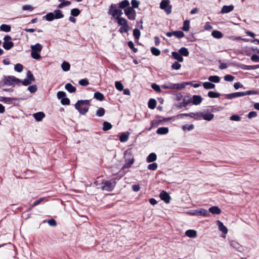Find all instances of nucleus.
Returning <instances> with one entry per match:
<instances>
[{
	"mask_svg": "<svg viewBox=\"0 0 259 259\" xmlns=\"http://www.w3.org/2000/svg\"><path fill=\"white\" fill-rule=\"evenodd\" d=\"M208 96L210 98H218L220 96V94L213 91H210L208 93Z\"/></svg>",
	"mask_w": 259,
	"mask_h": 259,
	"instance_id": "obj_44",
	"label": "nucleus"
},
{
	"mask_svg": "<svg viewBox=\"0 0 259 259\" xmlns=\"http://www.w3.org/2000/svg\"><path fill=\"white\" fill-rule=\"evenodd\" d=\"M179 53L181 55H183L184 56H188L189 55V51L188 50V49L186 48H181L179 51Z\"/></svg>",
	"mask_w": 259,
	"mask_h": 259,
	"instance_id": "obj_34",
	"label": "nucleus"
},
{
	"mask_svg": "<svg viewBox=\"0 0 259 259\" xmlns=\"http://www.w3.org/2000/svg\"><path fill=\"white\" fill-rule=\"evenodd\" d=\"M37 86L35 84L30 85L28 88V91L31 93H35L37 91Z\"/></svg>",
	"mask_w": 259,
	"mask_h": 259,
	"instance_id": "obj_55",
	"label": "nucleus"
},
{
	"mask_svg": "<svg viewBox=\"0 0 259 259\" xmlns=\"http://www.w3.org/2000/svg\"><path fill=\"white\" fill-rule=\"evenodd\" d=\"M21 80L15 77L14 76H4V82L5 84L7 85H13L15 83L19 85L21 83Z\"/></svg>",
	"mask_w": 259,
	"mask_h": 259,
	"instance_id": "obj_7",
	"label": "nucleus"
},
{
	"mask_svg": "<svg viewBox=\"0 0 259 259\" xmlns=\"http://www.w3.org/2000/svg\"><path fill=\"white\" fill-rule=\"evenodd\" d=\"M14 69L18 72H21L23 70V66L22 64L18 63L15 65Z\"/></svg>",
	"mask_w": 259,
	"mask_h": 259,
	"instance_id": "obj_43",
	"label": "nucleus"
},
{
	"mask_svg": "<svg viewBox=\"0 0 259 259\" xmlns=\"http://www.w3.org/2000/svg\"><path fill=\"white\" fill-rule=\"evenodd\" d=\"M171 54L172 57L178 61L180 62L183 61V58L179 53L177 52H172Z\"/></svg>",
	"mask_w": 259,
	"mask_h": 259,
	"instance_id": "obj_21",
	"label": "nucleus"
},
{
	"mask_svg": "<svg viewBox=\"0 0 259 259\" xmlns=\"http://www.w3.org/2000/svg\"><path fill=\"white\" fill-rule=\"evenodd\" d=\"M121 26V27L120 28L119 30V31L121 33L127 32L130 29V27L128 25Z\"/></svg>",
	"mask_w": 259,
	"mask_h": 259,
	"instance_id": "obj_47",
	"label": "nucleus"
},
{
	"mask_svg": "<svg viewBox=\"0 0 259 259\" xmlns=\"http://www.w3.org/2000/svg\"><path fill=\"white\" fill-rule=\"evenodd\" d=\"M190 103H192V100L191 98L188 100L184 99L183 102L181 104L180 106L185 107Z\"/></svg>",
	"mask_w": 259,
	"mask_h": 259,
	"instance_id": "obj_52",
	"label": "nucleus"
},
{
	"mask_svg": "<svg viewBox=\"0 0 259 259\" xmlns=\"http://www.w3.org/2000/svg\"><path fill=\"white\" fill-rule=\"evenodd\" d=\"M212 36L215 38H221L223 37V34L221 32L218 30H214L211 33Z\"/></svg>",
	"mask_w": 259,
	"mask_h": 259,
	"instance_id": "obj_29",
	"label": "nucleus"
},
{
	"mask_svg": "<svg viewBox=\"0 0 259 259\" xmlns=\"http://www.w3.org/2000/svg\"><path fill=\"white\" fill-rule=\"evenodd\" d=\"M157 156L155 153H151L147 157L146 160L147 162H152L156 160Z\"/></svg>",
	"mask_w": 259,
	"mask_h": 259,
	"instance_id": "obj_25",
	"label": "nucleus"
},
{
	"mask_svg": "<svg viewBox=\"0 0 259 259\" xmlns=\"http://www.w3.org/2000/svg\"><path fill=\"white\" fill-rule=\"evenodd\" d=\"M191 99L193 104L195 105L200 104L202 101V98L199 95H193Z\"/></svg>",
	"mask_w": 259,
	"mask_h": 259,
	"instance_id": "obj_14",
	"label": "nucleus"
},
{
	"mask_svg": "<svg viewBox=\"0 0 259 259\" xmlns=\"http://www.w3.org/2000/svg\"><path fill=\"white\" fill-rule=\"evenodd\" d=\"M80 13L79 10L77 8H74L71 10V15L74 17L78 16Z\"/></svg>",
	"mask_w": 259,
	"mask_h": 259,
	"instance_id": "obj_46",
	"label": "nucleus"
},
{
	"mask_svg": "<svg viewBox=\"0 0 259 259\" xmlns=\"http://www.w3.org/2000/svg\"><path fill=\"white\" fill-rule=\"evenodd\" d=\"M190 28V21L189 20H186L184 22L183 26L182 27L183 30L185 31H188Z\"/></svg>",
	"mask_w": 259,
	"mask_h": 259,
	"instance_id": "obj_36",
	"label": "nucleus"
},
{
	"mask_svg": "<svg viewBox=\"0 0 259 259\" xmlns=\"http://www.w3.org/2000/svg\"><path fill=\"white\" fill-rule=\"evenodd\" d=\"M186 236L191 238H194L197 236V232L194 230H188L185 233Z\"/></svg>",
	"mask_w": 259,
	"mask_h": 259,
	"instance_id": "obj_27",
	"label": "nucleus"
},
{
	"mask_svg": "<svg viewBox=\"0 0 259 259\" xmlns=\"http://www.w3.org/2000/svg\"><path fill=\"white\" fill-rule=\"evenodd\" d=\"M14 46V43L12 41H5L3 43V47L5 49L9 50Z\"/></svg>",
	"mask_w": 259,
	"mask_h": 259,
	"instance_id": "obj_28",
	"label": "nucleus"
},
{
	"mask_svg": "<svg viewBox=\"0 0 259 259\" xmlns=\"http://www.w3.org/2000/svg\"><path fill=\"white\" fill-rule=\"evenodd\" d=\"M33 117L36 121H41L45 116V114L42 112H38L33 114Z\"/></svg>",
	"mask_w": 259,
	"mask_h": 259,
	"instance_id": "obj_18",
	"label": "nucleus"
},
{
	"mask_svg": "<svg viewBox=\"0 0 259 259\" xmlns=\"http://www.w3.org/2000/svg\"><path fill=\"white\" fill-rule=\"evenodd\" d=\"M70 5H71V2H70V1H64V2H63L61 3L60 4H59L58 5V8H59V9H61V8H63L64 7L69 6Z\"/></svg>",
	"mask_w": 259,
	"mask_h": 259,
	"instance_id": "obj_42",
	"label": "nucleus"
},
{
	"mask_svg": "<svg viewBox=\"0 0 259 259\" xmlns=\"http://www.w3.org/2000/svg\"><path fill=\"white\" fill-rule=\"evenodd\" d=\"M156 105V101L154 99H151L148 102V107L151 109L155 108Z\"/></svg>",
	"mask_w": 259,
	"mask_h": 259,
	"instance_id": "obj_32",
	"label": "nucleus"
},
{
	"mask_svg": "<svg viewBox=\"0 0 259 259\" xmlns=\"http://www.w3.org/2000/svg\"><path fill=\"white\" fill-rule=\"evenodd\" d=\"M46 19L49 21H51L55 19H61L64 17V15L62 14L60 10H55L53 12L48 13L45 16Z\"/></svg>",
	"mask_w": 259,
	"mask_h": 259,
	"instance_id": "obj_5",
	"label": "nucleus"
},
{
	"mask_svg": "<svg viewBox=\"0 0 259 259\" xmlns=\"http://www.w3.org/2000/svg\"><path fill=\"white\" fill-rule=\"evenodd\" d=\"M45 200V198H44V197L40 198L39 199L35 201V202H34L33 203V204L31 205V206L34 207L35 206H36V205L39 204L42 202H43Z\"/></svg>",
	"mask_w": 259,
	"mask_h": 259,
	"instance_id": "obj_53",
	"label": "nucleus"
},
{
	"mask_svg": "<svg viewBox=\"0 0 259 259\" xmlns=\"http://www.w3.org/2000/svg\"><path fill=\"white\" fill-rule=\"evenodd\" d=\"M140 31L138 29H135L133 31V35L135 39H138L140 36Z\"/></svg>",
	"mask_w": 259,
	"mask_h": 259,
	"instance_id": "obj_49",
	"label": "nucleus"
},
{
	"mask_svg": "<svg viewBox=\"0 0 259 259\" xmlns=\"http://www.w3.org/2000/svg\"><path fill=\"white\" fill-rule=\"evenodd\" d=\"M157 168V164L156 163H153L152 164H150L148 166V168L150 170H155Z\"/></svg>",
	"mask_w": 259,
	"mask_h": 259,
	"instance_id": "obj_57",
	"label": "nucleus"
},
{
	"mask_svg": "<svg viewBox=\"0 0 259 259\" xmlns=\"http://www.w3.org/2000/svg\"><path fill=\"white\" fill-rule=\"evenodd\" d=\"M117 20V23L119 25L124 26L128 25L127 21L124 18H119Z\"/></svg>",
	"mask_w": 259,
	"mask_h": 259,
	"instance_id": "obj_37",
	"label": "nucleus"
},
{
	"mask_svg": "<svg viewBox=\"0 0 259 259\" xmlns=\"http://www.w3.org/2000/svg\"><path fill=\"white\" fill-rule=\"evenodd\" d=\"M2 99L1 100V101L5 102V103H10L12 102V101L14 100V99L11 98H8V97H2Z\"/></svg>",
	"mask_w": 259,
	"mask_h": 259,
	"instance_id": "obj_62",
	"label": "nucleus"
},
{
	"mask_svg": "<svg viewBox=\"0 0 259 259\" xmlns=\"http://www.w3.org/2000/svg\"><path fill=\"white\" fill-rule=\"evenodd\" d=\"M252 94H255V92L254 91H248L244 92H236L227 95L226 97L228 99H231L233 98L244 96L246 95H251Z\"/></svg>",
	"mask_w": 259,
	"mask_h": 259,
	"instance_id": "obj_8",
	"label": "nucleus"
},
{
	"mask_svg": "<svg viewBox=\"0 0 259 259\" xmlns=\"http://www.w3.org/2000/svg\"><path fill=\"white\" fill-rule=\"evenodd\" d=\"M209 212H211L212 214H219L221 213V210L218 206H212L209 208Z\"/></svg>",
	"mask_w": 259,
	"mask_h": 259,
	"instance_id": "obj_22",
	"label": "nucleus"
},
{
	"mask_svg": "<svg viewBox=\"0 0 259 259\" xmlns=\"http://www.w3.org/2000/svg\"><path fill=\"white\" fill-rule=\"evenodd\" d=\"M115 86L117 90L121 91L123 90V87L122 84L119 81H116L115 82Z\"/></svg>",
	"mask_w": 259,
	"mask_h": 259,
	"instance_id": "obj_50",
	"label": "nucleus"
},
{
	"mask_svg": "<svg viewBox=\"0 0 259 259\" xmlns=\"http://www.w3.org/2000/svg\"><path fill=\"white\" fill-rule=\"evenodd\" d=\"M62 104L64 105H68L70 104V100L67 98H63L61 101Z\"/></svg>",
	"mask_w": 259,
	"mask_h": 259,
	"instance_id": "obj_54",
	"label": "nucleus"
},
{
	"mask_svg": "<svg viewBox=\"0 0 259 259\" xmlns=\"http://www.w3.org/2000/svg\"><path fill=\"white\" fill-rule=\"evenodd\" d=\"M194 126L192 124H189V125L185 124V125H183L182 127V130L184 131H186V130L190 131H191L193 129H194Z\"/></svg>",
	"mask_w": 259,
	"mask_h": 259,
	"instance_id": "obj_39",
	"label": "nucleus"
},
{
	"mask_svg": "<svg viewBox=\"0 0 259 259\" xmlns=\"http://www.w3.org/2000/svg\"><path fill=\"white\" fill-rule=\"evenodd\" d=\"M191 84L190 82H183L182 83H172L171 82H168L164 84L161 85V87L164 89H181L184 88L186 85Z\"/></svg>",
	"mask_w": 259,
	"mask_h": 259,
	"instance_id": "obj_4",
	"label": "nucleus"
},
{
	"mask_svg": "<svg viewBox=\"0 0 259 259\" xmlns=\"http://www.w3.org/2000/svg\"><path fill=\"white\" fill-rule=\"evenodd\" d=\"M197 213L198 215H202L204 217H207L209 215V212L207 210L202 208L197 209Z\"/></svg>",
	"mask_w": 259,
	"mask_h": 259,
	"instance_id": "obj_26",
	"label": "nucleus"
},
{
	"mask_svg": "<svg viewBox=\"0 0 259 259\" xmlns=\"http://www.w3.org/2000/svg\"><path fill=\"white\" fill-rule=\"evenodd\" d=\"M201 117L204 120L210 121L214 116V115L211 113H200Z\"/></svg>",
	"mask_w": 259,
	"mask_h": 259,
	"instance_id": "obj_19",
	"label": "nucleus"
},
{
	"mask_svg": "<svg viewBox=\"0 0 259 259\" xmlns=\"http://www.w3.org/2000/svg\"><path fill=\"white\" fill-rule=\"evenodd\" d=\"M57 96L58 99L62 100L63 98L66 97V93L63 91H59L57 93Z\"/></svg>",
	"mask_w": 259,
	"mask_h": 259,
	"instance_id": "obj_60",
	"label": "nucleus"
},
{
	"mask_svg": "<svg viewBox=\"0 0 259 259\" xmlns=\"http://www.w3.org/2000/svg\"><path fill=\"white\" fill-rule=\"evenodd\" d=\"M62 69L64 71H68L70 70V65L68 62H63L61 65Z\"/></svg>",
	"mask_w": 259,
	"mask_h": 259,
	"instance_id": "obj_31",
	"label": "nucleus"
},
{
	"mask_svg": "<svg viewBox=\"0 0 259 259\" xmlns=\"http://www.w3.org/2000/svg\"><path fill=\"white\" fill-rule=\"evenodd\" d=\"M124 157L125 162L123 166V169L130 168L135 161V159L133 156L132 151L130 149L127 150L124 152Z\"/></svg>",
	"mask_w": 259,
	"mask_h": 259,
	"instance_id": "obj_2",
	"label": "nucleus"
},
{
	"mask_svg": "<svg viewBox=\"0 0 259 259\" xmlns=\"http://www.w3.org/2000/svg\"><path fill=\"white\" fill-rule=\"evenodd\" d=\"M94 98L100 101H102L104 99V96L103 94L100 92H96L94 94Z\"/></svg>",
	"mask_w": 259,
	"mask_h": 259,
	"instance_id": "obj_33",
	"label": "nucleus"
},
{
	"mask_svg": "<svg viewBox=\"0 0 259 259\" xmlns=\"http://www.w3.org/2000/svg\"><path fill=\"white\" fill-rule=\"evenodd\" d=\"M125 15L128 19L131 20H134L136 19V13L133 7H127L124 10Z\"/></svg>",
	"mask_w": 259,
	"mask_h": 259,
	"instance_id": "obj_10",
	"label": "nucleus"
},
{
	"mask_svg": "<svg viewBox=\"0 0 259 259\" xmlns=\"http://www.w3.org/2000/svg\"><path fill=\"white\" fill-rule=\"evenodd\" d=\"M65 88L69 92L72 93L76 91V88L73 86L71 83H67L65 84Z\"/></svg>",
	"mask_w": 259,
	"mask_h": 259,
	"instance_id": "obj_24",
	"label": "nucleus"
},
{
	"mask_svg": "<svg viewBox=\"0 0 259 259\" xmlns=\"http://www.w3.org/2000/svg\"><path fill=\"white\" fill-rule=\"evenodd\" d=\"M31 57L36 60H39L41 59L40 55L38 53L40 52L42 49V46L39 43L35 44V45H31Z\"/></svg>",
	"mask_w": 259,
	"mask_h": 259,
	"instance_id": "obj_3",
	"label": "nucleus"
},
{
	"mask_svg": "<svg viewBox=\"0 0 259 259\" xmlns=\"http://www.w3.org/2000/svg\"><path fill=\"white\" fill-rule=\"evenodd\" d=\"M27 78L32 82V81L35 80V78L30 71H28L27 72Z\"/></svg>",
	"mask_w": 259,
	"mask_h": 259,
	"instance_id": "obj_51",
	"label": "nucleus"
},
{
	"mask_svg": "<svg viewBox=\"0 0 259 259\" xmlns=\"http://www.w3.org/2000/svg\"><path fill=\"white\" fill-rule=\"evenodd\" d=\"M116 179H113L109 181H106L102 183L101 189L107 191H111L116 185Z\"/></svg>",
	"mask_w": 259,
	"mask_h": 259,
	"instance_id": "obj_6",
	"label": "nucleus"
},
{
	"mask_svg": "<svg viewBox=\"0 0 259 259\" xmlns=\"http://www.w3.org/2000/svg\"><path fill=\"white\" fill-rule=\"evenodd\" d=\"M122 14V11L119 9H114L112 11V13H111L112 16L116 20L121 18V17L120 16Z\"/></svg>",
	"mask_w": 259,
	"mask_h": 259,
	"instance_id": "obj_15",
	"label": "nucleus"
},
{
	"mask_svg": "<svg viewBox=\"0 0 259 259\" xmlns=\"http://www.w3.org/2000/svg\"><path fill=\"white\" fill-rule=\"evenodd\" d=\"M130 6V3L127 0H124L118 4V7L121 9H125Z\"/></svg>",
	"mask_w": 259,
	"mask_h": 259,
	"instance_id": "obj_20",
	"label": "nucleus"
},
{
	"mask_svg": "<svg viewBox=\"0 0 259 259\" xmlns=\"http://www.w3.org/2000/svg\"><path fill=\"white\" fill-rule=\"evenodd\" d=\"M128 44V46L132 49L133 50V51L136 53L138 51V49L135 48L134 47V43L132 41H130L128 42L127 43Z\"/></svg>",
	"mask_w": 259,
	"mask_h": 259,
	"instance_id": "obj_64",
	"label": "nucleus"
},
{
	"mask_svg": "<svg viewBox=\"0 0 259 259\" xmlns=\"http://www.w3.org/2000/svg\"><path fill=\"white\" fill-rule=\"evenodd\" d=\"M0 29L2 31L7 32L10 31L11 26L7 24H2L0 27Z\"/></svg>",
	"mask_w": 259,
	"mask_h": 259,
	"instance_id": "obj_41",
	"label": "nucleus"
},
{
	"mask_svg": "<svg viewBox=\"0 0 259 259\" xmlns=\"http://www.w3.org/2000/svg\"><path fill=\"white\" fill-rule=\"evenodd\" d=\"M168 132V128L166 127H161L157 129L156 133L158 135H165Z\"/></svg>",
	"mask_w": 259,
	"mask_h": 259,
	"instance_id": "obj_23",
	"label": "nucleus"
},
{
	"mask_svg": "<svg viewBox=\"0 0 259 259\" xmlns=\"http://www.w3.org/2000/svg\"><path fill=\"white\" fill-rule=\"evenodd\" d=\"M230 245L236 250L239 252H242L244 251L243 247L240 245L239 243L235 241L230 242Z\"/></svg>",
	"mask_w": 259,
	"mask_h": 259,
	"instance_id": "obj_13",
	"label": "nucleus"
},
{
	"mask_svg": "<svg viewBox=\"0 0 259 259\" xmlns=\"http://www.w3.org/2000/svg\"><path fill=\"white\" fill-rule=\"evenodd\" d=\"M166 35L168 37H171L174 35L177 38H181L184 36L185 34L182 31H175L172 32H168L166 33Z\"/></svg>",
	"mask_w": 259,
	"mask_h": 259,
	"instance_id": "obj_12",
	"label": "nucleus"
},
{
	"mask_svg": "<svg viewBox=\"0 0 259 259\" xmlns=\"http://www.w3.org/2000/svg\"><path fill=\"white\" fill-rule=\"evenodd\" d=\"M159 197L165 203H169L170 202V196L166 191L162 190L159 194Z\"/></svg>",
	"mask_w": 259,
	"mask_h": 259,
	"instance_id": "obj_11",
	"label": "nucleus"
},
{
	"mask_svg": "<svg viewBox=\"0 0 259 259\" xmlns=\"http://www.w3.org/2000/svg\"><path fill=\"white\" fill-rule=\"evenodd\" d=\"M151 52L153 55L156 56H158L160 54V50L155 47H151Z\"/></svg>",
	"mask_w": 259,
	"mask_h": 259,
	"instance_id": "obj_45",
	"label": "nucleus"
},
{
	"mask_svg": "<svg viewBox=\"0 0 259 259\" xmlns=\"http://www.w3.org/2000/svg\"><path fill=\"white\" fill-rule=\"evenodd\" d=\"M169 0H162L160 4V8L164 10L167 14H169L171 13L172 6L169 5Z\"/></svg>",
	"mask_w": 259,
	"mask_h": 259,
	"instance_id": "obj_9",
	"label": "nucleus"
},
{
	"mask_svg": "<svg viewBox=\"0 0 259 259\" xmlns=\"http://www.w3.org/2000/svg\"><path fill=\"white\" fill-rule=\"evenodd\" d=\"M79 83L82 86H87L89 84L87 79H82L79 81Z\"/></svg>",
	"mask_w": 259,
	"mask_h": 259,
	"instance_id": "obj_61",
	"label": "nucleus"
},
{
	"mask_svg": "<svg viewBox=\"0 0 259 259\" xmlns=\"http://www.w3.org/2000/svg\"><path fill=\"white\" fill-rule=\"evenodd\" d=\"M90 105V100H79L75 104V108L80 114L84 115L88 111Z\"/></svg>",
	"mask_w": 259,
	"mask_h": 259,
	"instance_id": "obj_1",
	"label": "nucleus"
},
{
	"mask_svg": "<svg viewBox=\"0 0 259 259\" xmlns=\"http://www.w3.org/2000/svg\"><path fill=\"white\" fill-rule=\"evenodd\" d=\"M131 4L132 6L131 7L129 6L128 7H133V9H134V8H137L138 7L139 2L136 0H132Z\"/></svg>",
	"mask_w": 259,
	"mask_h": 259,
	"instance_id": "obj_63",
	"label": "nucleus"
},
{
	"mask_svg": "<svg viewBox=\"0 0 259 259\" xmlns=\"http://www.w3.org/2000/svg\"><path fill=\"white\" fill-rule=\"evenodd\" d=\"M105 114V110L103 108H100L96 112V115L99 117L103 116Z\"/></svg>",
	"mask_w": 259,
	"mask_h": 259,
	"instance_id": "obj_48",
	"label": "nucleus"
},
{
	"mask_svg": "<svg viewBox=\"0 0 259 259\" xmlns=\"http://www.w3.org/2000/svg\"><path fill=\"white\" fill-rule=\"evenodd\" d=\"M151 87L155 91L158 93H160L161 91L160 87L155 83H153L151 85Z\"/></svg>",
	"mask_w": 259,
	"mask_h": 259,
	"instance_id": "obj_59",
	"label": "nucleus"
},
{
	"mask_svg": "<svg viewBox=\"0 0 259 259\" xmlns=\"http://www.w3.org/2000/svg\"><path fill=\"white\" fill-rule=\"evenodd\" d=\"M128 139V135L124 133L121 134L119 137V140L121 142H125L127 141Z\"/></svg>",
	"mask_w": 259,
	"mask_h": 259,
	"instance_id": "obj_40",
	"label": "nucleus"
},
{
	"mask_svg": "<svg viewBox=\"0 0 259 259\" xmlns=\"http://www.w3.org/2000/svg\"><path fill=\"white\" fill-rule=\"evenodd\" d=\"M203 86L204 89L207 90L212 89L215 88V85L210 82H205L203 83Z\"/></svg>",
	"mask_w": 259,
	"mask_h": 259,
	"instance_id": "obj_30",
	"label": "nucleus"
},
{
	"mask_svg": "<svg viewBox=\"0 0 259 259\" xmlns=\"http://www.w3.org/2000/svg\"><path fill=\"white\" fill-rule=\"evenodd\" d=\"M103 130L104 131H108V130L111 129L112 126L110 123L107 122V121H104L103 122Z\"/></svg>",
	"mask_w": 259,
	"mask_h": 259,
	"instance_id": "obj_38",
	"label": "nucleus"
},
{
	"mask_svg": "<svg viewBox=\"0 0 259 259\" xmlns=\"http://www.w3.org/2000/svg\"><path fill=\"white\" fill-rule=\"evenodd\" d=\"M208 80L212 82L218 83L220 82V78L219 76L216 75L210 76L208 77Z\"/></svg>",
	"mask_w": 259,
	"mask_h": 259,
	"instance_id": "obj_35",
	"label": "nucleus"
},
{
	"mask_svg": "<svg viewBox=\"0 0 259 259\" xmlns=\"http://www.w3.org/2000/svg\"><path fill=\"white\" fill-rule=\"evenodd\" d=\"M171 67L173 69L179 70L181 67V65L177 62H175L171 65Z\"/></svg>",
	"mask_w": 259,
	"mask_h": 259,
	"instance_id": "obj_58",
	"label": "nucleus"
},
{
	"mask_svg": "<svg viewBox=\"0 0 259 259\" xmlns=\"http://www.w3.org/2000/svg\"><path fill=\"white\" fill-rule=\"evenodd\" d=\"M234 9V6L233 5L230 6H224L221 10V13H228L232 11Z\"/></svg>",
	"mask_w": 259,
	"mask_h": 259,
	"instance_id": "obj_17",
	"label": "nucleus"
},
{
	"mask_svg": "<svg viewBox=\"0 0 259 259\" xmlns=\"http://www.w3.org/2000/svg\"><path fill=\"white\" fill-rule=\"evenodd\" d=\"M234 78V76L230 74L226 75L224 76V79L227 81H232Z\"/></svg>",
	"mask_w": 259,
	"mask_h": 259,
	"instance_id": "obj_56",
	"label": "nucleus"
},
{
	"mask_svg": "<svg viewBox=\"0 0 259 259\" xmlns=\"http://www.w3.org/2000/svg\"><path fill=\"white\" fill-rule=\"evenodd\" d=\"M217 224L218 226L219 229L220 231L222 232L224 234H227L228 233V229L226 226H225L223 223L220 221H217Z\"/></svg>",
	"mask_w": 259,
	"mask_h": 259,
	"instance_id": "obj_16",
	"label": "nucleus"
}]
</instances>
